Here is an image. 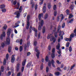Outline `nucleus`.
<instances>
[{
	"label": "nucleus",
	"mask_w": 76,
	"mask_h": 76,
	"mask_svg": "<svg viewBox=\"0 0 76 76\" xmlns=\"http://www.w3.org/2000/svg\"><path fill=\"white\" fill-rule=\"evenodd\" d=\"M41 15H42V14H39L38 16V19L40 22L41 21Z\"/></svg>",
	"instance_id": "nucleus-16"
},
{
	"label": "nucleus",
	"mask_w": 76,
	"mask_h": 76,
	"mask_svg": "<svg viewBox=\"0 0 76 76\" xmlns=\"http://www.w3.org/2000/svg\"><path fill=\"white\" fill-rule=\"evenodd\" d=\"M8 51L9 53L11 52V46H9L8 47Z\"/></svg>",
	"instance_id": "nucleus-26"
},
{
	"label": "nucleus",
	"mask_w": 76,
	"mask_h": 76,
	"mask_svg": "<svg viewBox=\"0 0 76 76\" xmlns=\"http://www.w3.org/2000/svg\"><path fill=\"white\" fill-rule=\"evenodd\" d=\"M20 72H19L18 73L17 76H20Z\"/></svg>",
	"instance_id": "nucleus-64"
},
{
	"label": "nucleus",
	"mask_w": 76,
	"mask_h": 76,
	"mask_svg": "<svg viewBox=\"0 0 76 76\" xmlns=\"http://www.w3.org/2000/svg\"><path fill=\"white\" fill-rule=\"evenodd\" d=\"M69 45H70V43L69 42H67L66 44V47H69Z\"/></svg>",
	"instance_id": "nucleus-33"
},
{
	"label": "nucleus",
	"mask_w": 76,
	"mask_h": 76,
	"mask_svg": "<svg viewBox=\"0 0 76 76\" xmlns=\"http://www.w3.org/2000/svg\"><path fill=\"white\" fill-rule=\"evenodd\" d=\"M20 64H18L17 66L16 67V71L18 72L19 70V69H20Z\"/></svg>",
	"instance_id": "nucleus-13"
},
{
	"label": "nucleus",
	"mask_w": 76,
	"mask_h": 76,
	"mask_svg": "<svg viewBox=\"0 0 76 76\" xmlns=\"http://www.w3.org/2000/svg\"><path fill=\"white\" fill-rule=\"evenodd\" d=\"M37 6H38V5H37V4L35 5L34 8L35 10H36V9H37Z\"/></svg>",
	"instance_id": "nucleus-57"
},
{
	"label": "nucleus",
	"mask_w": 76,
	"mask_h": 76,
	"mask_svg": "<svg viewBox=\"0 0 76 76\" xmlns=\"http://www.w3.org/2000/svg\"><path fill=\"white\" fill-rule=\"evenodd\" d=\"M75 66H76V64H74L72 66L70 69V70H72L73 67H75Z\"/></svg>",
	"instance_id": "nucleus-29"
},
{
	"label": "nucleus",
	"mask_w": 76,
	"mask_h": 76,
	"mask_svg": "<svg viewBox=\"0 0 76 76\" xmlns=\"http://www.w3.org/2000/svg\"><path fill=\"white\" fill-rule=\"evenodd\" d=\"M5 5L4 4H2L0 5V8L1 9H4V8H5Z\"/></svg>",
	"instance_id": "nucleus-17"
},
{
	"label": "nucleus",
	"mask_w": 76,
	"mask_h": 76,
	"mask_svg": "<svg viewBox=\"0 0 76 76\" xmlns=\"http://www.w3.org/2000/svg\"><path fill=\"white\" fill-rule=\"evenodd\" d=\"M43 13H45L46 12V7L44 6L43 8Z\"/></svg>",
	"instance_id": "nucleus-19"
},
{
	"label": "nucleus",
	"mask_w": 76,
	"mask_h": 76,
	"mask_svg": "<svg viewBox=\"0 0 76 76\" xmlns=\"http://www.w3.org/2000/svg\"><path fill=\"white\" fill-rule=\"evenodd\" d=\"M37 42L36 41H35L34 42V45H37Z\"/></svg>",
	"instance_id": "nucleus-60"
},
{
	"label": "nucleus",
	"mask_w": 76,
	"mask_h": 76,
	"mask_svg": "<svg viewBox=\"0 0 76 76\" xmlns=\"http://www.w3.org/2000/svg\"><path fill=\"white\" fill-rule=\"evenodd\" d=\"M20 6V4L19 3H17V5L16 6V9H17L19 10H18L15 12L14 14V15H17L16 17L17 18H19V16H20V13H21L22 12V10H23V9H22V6H21L19 8V7Z\"/></svg>",
	"instance_id": "nucleus-1"
},
{
	"label": "nucleus",
	"mask_w": 76,
	"mask_h": 76,
	"mask_svg": "<svg viewBox=\"0 0 76 76\" xmlns=\"http://www.w3.org/2000/svg\"><path fill=\"white\" fill-rule=\"evenodd\" d=\"M70 9H71V10H73L74 9V5H73V4L71 5L70 7Z\"/></svg>",
	"instance_id": "nucleus-27"
},
{
	"label": "nucleus",
	"mask_w": 76,
	"mask_h": 76,
	"mask_svg": "<svg viewBox=\"0 0 76 76\" xmlns=\"http://www.w3.org/2000/svg\"><path fill=\"white\" fill-rule=\"evenodd\" d=\"M40 37H41V34H40V33H39L38 34V38H39Z\"/></svg>",
	"instance_id": "nucleus-58"
},
{
	"label": "nucleus",
	"mask_w": 76,
	"mask_h": 76,
	"mask_svg": "<svg viewBox=\"0 0 76 76\" xmlns=\"http://www.w3.org/2000/svg\"><path fill=\"white\" fill-rule=\"evenodd\" d=\"M69 50L70 52H71L72 51V47H70L69 48Z\"/></svg>",
	"instance_id": "nucleus-47"
},
{
	"label": "nucleus",
	"mask_w": 76,
	"mask_h": 76,
	"mask_svg": "<svg viewBox=\"0 0 76 76\" xmlns=\"http://www.w3.org/2000/svg\"><path fill=\"white\" fill-rule=\"evenodd\" d=\"M26 59H25L24 61H23L22 64V65L23 66H24L25 65V64L26 63Z\"/></svg>",
	"instance_id": "nucleus-20"
},
{
	"label": "nucleus",
	"mask_w": 76,
	"mask_h": 76,
	"mask_svg": "<svg viewBox=\"0 0 76 76\" xmlns=\"http://www.w3.org/2000/svg\"><path fill=\"white\" fill-rule=\"evenodd\" d=\"M29 19H30V15H27V19L28 20L27 22V26H26V29H29V25L30 24H29Z\"/></svg>",
	"instance_id": "nucleus-5"
},
{
	"label": "nucleus",
	"mask_w": 76,
	"mask_h": 76,
	"mask_svg": "<svg viewBox=\"0 0 76 76\" xmlns=\"http://www.w3.org/2000/svg\"><path fill=\"white\" fill-rule=\"evenodd\" d=\"M30 42L28 41L27 45L25 44L24 46V51H26V48H28L29 47V45H30Z\"/></svg>",
	"instance_id": "nucleus-7"
},
{
	"label": "nucleus",
	"mask_w": 76,
	"mask_h": 76,
	"mask_svg": "<svg viewBox=\"0 0 76 76\" xmlns=\"http://www.w3.org/2000/svg\"><path fill=\"white\" fill-rule=\"evenodd\" d=\"M31 64H32L31 61H30L28 63L27 65V67H29L31 66Z\"/></svg>",
	"instance_id": "nucleus-15"
},
{
	"label": "nucleus",
	"mask_w": 76,
	"mask_h": 76,
	"mask_svg": "<svg viewBox=\"0 0 76 76\" xmlns=\"http://www.w3.org/2000/svg\"><path fill=\"white\" fill-rule=\"evenodd\" d=\"M60 43H58V45L56 46V48L57 50H58L57 51L58 53L59 54L58 55V57H60V56H61V50L60 49Z\"/></svg>",
	"instance_id": "nucleus-2"
},
{
	"label": "nucleus",
	"mask_w": 76,
	"mask_h": 76,
	"mask_svg": "<svg viewBox=\"0 0 76 76\" xmlns=\"http://www.w3.org/2000/svg\"><path fill=\"white\" fill-rule=\"evenodd\" d=\"M1 70L2 72L4 71V67L3 66H1Z\"/></svg>",
	"instance_id": "nucleus-35"
},
{
	"label": "nucleus",
	"mask_w": 76,
	"mask_h": 76,
	"mask_svg": "<svg viewBox=\"0 0 76 76\" xmlns=\"http://www.w3.org/2000/svg\"><path fill=\"white\" fill-rule=\"evenodd\" d=\"M66 12L67 15H69V13H70V11L69 10L67 9L66 10Z\"/></svg>",
	"instance_id": "nucleus-25"
},
{
	"label": "nucleus",
	"mask_w": 76,
	"mask_h": 76,
	"mask_svg": "<svg viewBox=\"0 0 76 76\" xmlns=\"http://www.w3.org/2000/svg\"><path fill=\"white\" fill-rule=\"evenodd\" d=\"M48 17V14H46L45 16V19H47Z\"/></svg>",
	"instance_id": "nucleus-41"
},
{
	"label": "nucleus",
	"mask_w": 76,
	"mask_h": 76,
	"mask_svg": "<svg viewBox=\"0 0 76 76\" xmlns=\"http://www.w3.org/2000/svg\"><path fill=\"white\" fill-rule=\"evenodd\" d=\"M56 9H57V7H56V5H54L53 6V9L55 10H56Z\"/></svg>",
	"instance_id": "nucleus-42"
},
{
	"label": "nucleus",
	"mask_w": 76,
	"mask_h": 76,
	"mask_svg": "<svg viewBox=\"0 0 76 76\" xmlns=\"http://www.w3.org/2000/svg\"><path fill=\"white\" fill-rule=\"evenodd\" d=\"M48 9H50L51 8V4L50 3H49L48 4Z\"/></svg>",
	"instance_id": "nucleus-32"
},
{
	"label": "nucleus",
	"mask_w": 76,
	"mask_h": 76,
	"mask_svg": "<svg viewBox=\"0 0 76 76\" xmlns=\"http://www.w3.org/2000/svg\"><path fill=\"white\" fill-rule=\"evenodd\" d=\"M56 62L57 63V64H61V62H60L58 60L56 61Z\"/></svg>",
	"instance_id": "nucleus-55"
},
{
	"label": "nucleus",
	"mask_w": 76,
	"mask_h": 76,
	"mask_svg": "<svg viewBox=\"0 0 76 76\" xmlns=\"http://www.w3.org/2000/svg\"><path fill=\"white\" fill-rule=\"evenodd\" d=\"M31 55V53L30 52H28L27 53V56H29Z\"/></svg>",
	"instance_id": "nucleus-54"
},
{
	"label": "nucleus",
	"mask_w": 76,
	"mask_h": 76,
	"mask_svg": "<svg viewBox=\"0 0 76 76\" xmlns=\"http://www.w3.org/2000/svg\"><path fill=\"white\" fill-rule=\"evenodd\" d=\"M32 29V30H33L35 32V36L36 37H37V35H38L37 30H36L34 27H32V26H31L30 27V29Z\"/></svg>",
	"instance_id": "nucleus-8"
},
{
	"label": "nucleus",
	"mask_w": 76,
	"mask_h": 76,
	"mask_svg": "<svg viewBox=\"0 0 76 76\" xmlns=\"http://www.w3.org/2000/svg\"><path fill=\"white\" fill-rule=\"evenodd\" d=\"M60 41H61L60 37H59L58 38V42H60Z\"/></svg>",
	"instance_id": "nucleus-59"
},
{
	"label": "nucleus",
	"mask_w": 76,
	"mask_h": 76,
	"mask_svg": "<svg viewBox=\"0 0 76 76\" xmlns=\"http://www.w3.org/2000/svg\"><path fill=\"white\" fill-rule=\"evenodd\" d=\"M45 32V26H43L42 28V33L44 34Z\"/></svg>",
	"instance_id": "nucleus-21"
},
{
	"label": "nucleus",
	"mask_w": 76,
	"mask_h": 76,
	"mask_svg": "<svg viewBox=\"0 0 76 76\" xmlns=\"http://www.w3.org/2000/svg\"><path fill=\"white\" fill-rule=\"evenodd\" d=\"M4 65H6V59H4V62H3Z\"/></svg>",
	"instance_id": "nucleus-34"
},
{
	"label": "nucleus",
	"mask_w": 76,
	"mask_h": 76,
	"mask_svg": "<svg viewBox=\"0 0 76 76\" xmlns=\"http://www.w3.org/2000/svg\"><path fill=\"white\" fill-rule=\"evenodd\" d=\"M11 29L8 28L7 31V37H10V32L11 31Z\"/></svg>",
	"instance_id": "nucleus-12"
},
{
	"label": "nucleus",
	"mask_w": 76,
	"mask_h": 76,
	"mask_svg": "<svg viewBox=\"0 0 76 76\" xmlns=\"http://www.w3.org/2000/svg\"><path fill=\"white\" fill-rule=\"evenodd\" d=\"M6 33H5V32L3 31L2 32V34L1 35V39L2 40V39H3V37H4Z\"/></svg>",
	"instance_id": "nucleus-10"
},
{
	"label": "nucleus",
	"mask_w": 76,
	"mask_h": 76,
	"mask_svg": "<svg viewBox=\"0 0 76 76\" xmlns=\"http://www.w3.org/2000/svg\"><path fill=\"white\" fill-rule=\"evenodd\" d=\"M48 56H46L45 58V61H47V62H48Z\"/></svg>",
	"instance_id": "nucleus-37"
},
{
	"label": "nucleus",
	"mask_w": 76,
	"mask_h": 76,
	"mask_svg": "<svg viewBox=\"0 0 76 76\" xmlns=\"http://www.w3.org/2000/svg\"><path fill=\"white\" fill-rule=\"evenodd\" d=\"M61 28V26L59 25V26H58L57 28V32H59V31H60V29Z\"/></svg>",
	"instance_id": "nucleus-24"
},
{
	"label": "nucleus",
	"mask_w": 76,
	"mask_h": 76,
	"mask_svg": "<svg viewBox=\"0 0 76 76\" xmlns=\"http://www.w3.org/2000/svg\"><path fill=\"white\" fill-rule=\"evenodd\" d=\"M55 63L54 61V60L52 59L51 61V63L53 67H55L56 66L54 65V63Z\"/></svg>",
	"instance_id": "nucleus-14"
},
{
	"label": "nucleus",
	"mask_w": 76,
	"mask_h": 76,
	"mask_svg": "<svg viewBox=\"0 0 76 76\" xmlns=\"http://www.w3.org/2000/svg\"><path fill=\"white\" fill-rule=\"evenodd\" d=\"M22 42H23V40L22 39H21L20 41V45L22 44Z\"/></svg>",
	"instance_id": "nucleus-40"
},
{
	"label": "nucleus",
	"mask_w": 76,
	"mask_h": 76,
	"mask_svg": "<svg viewBox=\"0 0 76 76\" xmlns=\"http://www.w3.org/2000/svg\"><path fill=\"white\" fill-rule=\"evenodd\" d=\"M58 32H55L54 33V36H55V38H57V37H58V34L57 33H58Z\"/></svg>",
	"instance_id": "nucleus-22"
},
{
	"label": "nucleus",
	"mask_w": 76,
	"mask_h": 76,
	"mask_svg": "<svg viewBox=\"0 0 76 76\" xmlns=\"http://www.w3.org/2000/svg\"><path fill=\"white\" fill-rule=\"evenodd\" d=\"M65 26V23H64L62 26V28H64Z\"/></svg>",
	"instance_id": "nucleus-45"
},
{
	"label": "nucleus",
	"mask_w": 76,
	"mask_h": 76,
	"mask_svg": "<svg viewBox=\"0 0 76 76\" xmlns=\"http://www.w3.org/2000/svg\"><path fill=\"white\" fill-rule=\"evenodd\" d=\"M44 67V65L43 64H42L41 65V66H40V69H41V70H42V69H43V67Z\"/></svg>",
	"instance_id": "nucleus-36"
},
{
	"label": "nucleus",
	"mask_w": 76,
	"mask_h": 76,
	"mask_svg": "<svg viewBox=\"0 0 76 76\" xmlns=\"http://www.w3.org/2000/svg\"><path fill=\"white\" fill-rule=\"evenodd\" d=\"M7 26L6 25V24H5L4 25L3 27V29H4V30H6V29H7Z\"/></svg>",
	"instance_id": "nucleus-28"
},
{
	"label": "nucleus",
	"mask_w": 76,
	"mask_h": 76,
	"mask_svg": "<svg viewBox=\"0 0 76 76\" xmlns=\"http://www.w3.org/2000/svg\"><path fill=\"white\" fill-rule=\"evenodd\" d=\"M2 11L3 12H6V9H4L2 10Z\"/></svg>",
	"instance_id": "nucleus-48"
},
{
	"label": "nucleus",
	"mask_w": 76,
	"mask_h": 76,
	"mask_svg": "<svg viewBox=\"0 0 76 76\" xmlns=\"http://www.w3.org/2000/svg\"><path fill=\"white\" fill-rule=\"evenodd\" d=\"M60 16H61V18L62 19H64V16H63V15L61 14Z\"/></svg>",
	"instance_id": "nucleus-44"
},
{
	"label": "nucleus",
	"mask_w": 76,
	"mask_h": 76,
	"mask_svg": "<svg viewBox=\"0 0 76 76\" xmlns=\"http://www.w3.org/2000/svg\"><path fill=\"white\" fill-rule=\"evenodd\" d=\"M51 57L52 58H54L55 57V54L54 53H52L51 55Z\"/></svg>",
	"instance_id": "nucleus-30"
},
{
	"label": "nucleus",
	"mask_w": 76,
	"mask_h": 76,
	"mask_svg": "<svg viewBox=\"0 0 76 76\" xmlns=\"http://www.w3.org/2000/svg\"><path fill=\"white\" fill-rule=\"evenodd\" d=\"M74 34L72 33L70 35V37L71 38H74Z\"/></svg>",
	"instance_id": "nucleus-31"
},
{
	"label": "nucleus",
	"mask_w": 76,
	"mask_h": 76,
	"mask_svg": "<svg viewBox=\"0 0 76 76\" xmlns=\"http://www.w3.org/2000/svg\"><path fill=\"white\" fill-rule=\"evenodd\" d=\"M57 15V11H55L54 12V16H56Z\"/></svg>",
	"instance_id": "nucleus-51"
},
{
	"label": "nucleus",
	"mask_w": 76,
	"mask_h": 76,
	"mask_svg": "<svg viewBox=\"0 0 76 76\" xmlns=\"http://www.w3.org/2000/svg\"><path fill=\"white\" fill-rule=\"evenodd\" d=\"M10 75H11V72H8L7 75V76H9Z\"/></svg>",
	"instance_id": "nucleus-53"
},
{
	"label": "nucleus",
	"mask_w": 76,
	"mask_h": 76,
	"mask_svg": "<svg viewBox=\"0 0 76 76\" xmlns=\"http://www.w3.org/2000/svg\"><path fill=\"white\" fill-rule=\"evenodd\" d=\"M46 72H48V71H49V68H48V67L47 66L46 68Z\"/></svg>",
	"instance_id": "nucleus-43"
},
{
	"label": "nucleus",
	"mask_w": 76,
	"mask_h": 76,
	"mask_svg": "<svg viewBox=\"0 0 76 76\" xmlns=\"http://www.w3.org/2000/svg\"><path fill=\"white\" fill-rule=\"evenodd\" d=\"M56 76H59L60 75V72H56L54 73Z\"/></svg>",
	"instance_id": "nucleus-23"
},
{
	"label": "nucleus",
	"mask_w": 76,
	"mask_h": 76,
	"mask_svg": "<svg viewBox=\"0 0 76 76\" xmlns=\"http://www.w3.org/2000/svg\"><path fill=\"white\" fill-rule=\"evenodd\" d=\"M23 50V48H22V46H20V51L21 52Z\"/></svg>",
	"instance_id": "nucleus-38"
},
{
	"label": "nucleus",
	"mask_w": 76,
	"mask_h": 76,
	"mask_svg": "<svg viewBox=\"0 0 76 76\" xmlns=\"http://www.w3.org/2000/svg\"><path fill=\"white\" fill-rule=\"evenodd\" d=\"M6 40H7V44L8 45H9L10 44V38L9 37H8L7 38Z\"/></svg>",
	"instance_id": "nucleus-11"
},
{
	"label": "nucleus",
	"mask_w": 76,
	"mask_h": 76,
	"mask_svg": "<svg viewBox=\"0 0 76 76\" xmlns=\"http://www.w3.org/2000/svg\"><path fill=\"white\" fill-rule=\"evenodd\" d=\"M72 38L70 37L69 38H68V41H72Z\"/></svg>",
	"instance_id": "nucleus-62"
},
{
	"label": "nucleus",
	"mask_w": 76,
	"mask_h": 76,
	"mask_svg": "<svg viewBox=\"0 0 76 76\" xmlns=\"http://www.w3.org/2000/svg\"><path fill=\"white\" fill-rule=\"evenodd\" d=\"M35 51L37 52V53L36 54V56L37 58H39V51L38 50V47H36L35 48Z\"/></svg>",
	"instance_id": "nucleus-6"
},
{
	"label": "nucleus",
	"mask_w": 76,
	"mask_h": 76,
	"mask_svg": "<svg viewBox=\"0 0 76 76\" xmlns=\"http://www.w3.org/2000/svg\"><path fill=\"white\" fill-rule=\"evenodd\" d=\"M50 39V41L53 40V42H56V38L54 37V36H52V34H49L48 35L47 39Z\"/></svg>",
	"instance_id": "nucleus-3"
},
{
	"label": "nucleus",
	"mask_w": 76,
	"mask_h": 76,
	"mask_svg": "<svg viewBox=\"0 0 76 76\" xmlns=\"http://www.w3.org/2000/svg\"><path fill=\"white\" fill-rule=\"evenodd\" d=\"M53 26L52 25H51L50 27V29L51 30L52 29V28H53Z\"/></svg>",
	"instance_id": "nucleus-63"
},
{
	"label": "nucleus",
	"mask_w": 76,
	"mask_h": 76,
	"mask_svg": "<svg viewBox=\"0 0 76 76\" xmlns=\"http://www.w3.org/2000/svg\"><path fill=\"white\" fill-rule=\"evenodd\" d=\"M73 17V15H70L69 17V19H71V18H72Z\"/></svg>",
	"instance_id": "nucleus-39"
},
{
	"label": "nucleus",
	"mask_w": 76,
	"mask_h": 76,
	"mask_svg": "<svg viewBox=\"0 0 76 76\" xmlns=\"http://www.w3.org/2000/svg\"><path fill=\"white\" fill-rule=\"evenodd\" d=\"M43 25H44V20H42L41 21V22L39 23V26L38 27V29L39 31H40V30H41L42 28H41V26H43Z\"/></svg>",
	"instance_id": "nucleus-4"
},
{
	"label": "nucleus",
	"mask_w": 76,
	"mask_h": 76,
	"mask_svg": "<svg viewBox=\"0 0 76 76\" xmlns=\"http://www.w3.org/2000/svg\"><path fill=\"white\" fill-rule=\"evenodd\" d=\"M52 53H54V52H55V48H53L52 50Z\"/></svg>",
	"instance_id": "nucleus-56"
},
{
	"label": "nucleus",
	"mask_w": 76,
	"mask_h": 76,
	"mask_svg": "<svg viewBox=\"0 0 76 76\" xmlns=\"http://www.w3.org/2000/svg\"><path fill=\"white\" fill-rule=\"evenodd\" d=\"M1 46L2 48H3L4 47V43H2Z\"/></svg>",
	"instance_id": "nucleus-52"
},
{
	"label": "nucleus",
	"mask_w": 76,
	"mask_h": 76,
	"mask_svg": "<svg viewBox=\"0 0 76 76\" xmlns=\"http://www.w3.org/2000/svg\"><path fill=\"white\" fill-rule=\"evenodd\" d=\"M21 72H23L24 71V66H23L21 68Z\"/></svg>",
	"instance_id": "nucleus-49"
},
{
	"label": "nucleus",
	"mask_w": 76,
	"mask_h": 76,
	"mask_svg": "<svg viewBox=\"0 0 76 76\" xmlns=\"http://www.w3.org/2000/svg\"><path fill=\"white\" fill-rule=\"evenodd\" d=\"M20 23V21H18L17 23H16L15 24V25H18V24H19Z\"/></svg>",
	"instance_id": "nucleus-50"
},
{
	"label": "nucleus",
	"mask_w": 76,
	"mask_h": 76,
	"mask_svg": "<svg viewBox=\"0 0 76 76\" xmlns=\"http://www.w3.org/2000/svg\"><path fill=\"white\" fill-rule=\"evenodd\" d=\"M14 32L15 34H18V31H17V30L16 29H15Z\"/></svg>",
	"instance_id": "nucleus-61"
},
{
	"label": "nucleus",
	"mask_w": 76,
	"mask_h": 76,
	"mask_svg": "<svg viewBox=\"0 0 76 76\" xmlns=\"http://www.w3.org/2000/svg\"><path fill=\"white\" fill-rule=\"evenodd\" d=\"M15 55H13L11 57V63H13L15 62V61L16 59H15Z\"/></svg>",
	"instance_id": "nucleus-9"
},
{
	"label": "nucleus",
	"mask_w": 76,
	"mask_h": 76,
	"mask_svg": "<svg viewBox=\"0 0 76 76\" xmlns=\"http://www.w3.org/2000/svg\"><path fill=\"white\" fill-rule=\"evenodd\" d=\"M73 20H74V18H72L68 22V23H71L73 22Z\"/></svg>",
	"instance_id": "nucleus-18"
},
{
	"label": "nucleus",
	"mask_w": 76,
	"mask_h": 76,
	"mask_svg": "<svg viewBox=\"0 0 76 76\" xmlns=\"http://www.w3.org/2000/svg\"><path fill=\"white\" fill-rule=\"evenodd\" d=\"M6 58L7 60H8V58H9V54L8 53L7 54L6 56Z\"/></svg>",
	"instance_id": "nucleus-46"
}]
</instances>
